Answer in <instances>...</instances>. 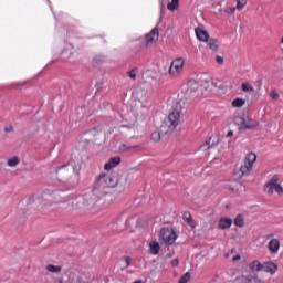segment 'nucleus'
<instances>
[{"label": "nucleus", "instance_id": "nucleus-8", "mask_svg": "<svg viewBox=\"0 0 283 283\" xmlns=\"http://www.w3.org/2000/svg\"><path fill=\"white\" fill-rule=\"evenodd\" d=\"M182 67H185V59H176L175 61H172L169 67V74H172V76H178V74L182 72Z\"/></svg>", "mask_w": 283, "mask_h": 283}, {"label": "nucleus", "instance_id": "nucleus-15", "mask_svg": "<svg viewBox=\"0 0 283 283\" xmlns=\"http://www.w3.org/2000/svg\"><path fill=\"white\" fill-rule=\"evenodd\" d=\"M190 94H191L192 98H197L198 96H201L202 95V87H200L198 85V83L195 82L190 86Z\"/></svg>", "mask_w": 283, "mask_h": 283}, {"label": "nucleus", "instance_id": "nucleus-36", "mask_svg": "<svg viewBox=\"0 0 283 283\" xmlns=\"http://www.w3.org/2000/svg\"><path fill=\"white\" fill-rule=\"evenodd\" d=\"M178 6L176 4V2L171 1L167 4L168 10H170L171 12H174V10H178Z\"/></svg>", "mask_w": 283, "mask_h": 283}, {"label": "nucleus", "instance_id": "nucleus-45", "mask_svg": "<svg viewBox=\"0 0 283 283\" xmlns=\"http://www.w3.org/2000/svg\"><path fill=\"white\" fill-rule=\"evenodd\" d=\"M218 88H219V90H222V92H227V86H224V85H222V84H220V85L218 86Z\"/></svg>", "mask_w": 283, "mask_h": 283}, {"label": "nucleus", "instance_id": "nucleus-11", "mask_svg": "<svg viewBox=\"0 0 283 283\" xmlns=\"http://www.w3.org/2000/svg\"><path fill=\"white\" fill-rule=\"evenodd\" d=\"M195 32H196L197 39H199L203 43H207L211 39V36H209V32H207V30H203L200 27H197L195 29Z\"/></svg>", "mask_w": 283, "mask_h": 283}, {"label": "nucleus", "instance_id": "nucleus-52", "mask_svg": "<svg viewBox=\"0 0 283 283\" xmlns=\"http://www.w3.org/2000/svg\"><path fill=\"white\" fill-rule=\"evenodd\" d=\"M164 8H165V6H161V12H163Z\"/></svg>", "mask_w": 283, "mask_h": 283}, {"label": "nucleus", "instance_id": "nucleus-6", "mask_svg": "<svg viewBox=\"0 0 283 283\" xmlns=\"http://www.w3.org/2000/svg\"><path fill=\"white\" fill-rule=\"evenodd\" d=\"M180 114H182V104L176 103L174 111L168 115L166 120L175 127H178L180 125Z\"/></svg>", "mask_w": 283, "mask_h": 283}, {"label": "nucleus", "instance_id": "nucleus-30", "mask_svg": "<svg viewBox=\"0 0 283 283\" xmlns=\"http://www.w3.org/2000/svg\"><path fill=\"white\" fill-rule=\"evenodd\" d=\"M277 182H280V177L277 175H274L271 178V180L268 184H265V187H270V189H271V187L279 185Z\"/></svg>", "mask_w": 283, "mask_h": 283}, {"label": "nucleus", "instance_id": "nucleus-7", "mask_svg": "<svg viewBox=\"0 0 283 283\" xmlns=\"http://www.w3.org/2000/svg\"><path fill=\"white\" fill-rule=\"evenodd\" d=\"M239 120V129L240 132L244 129H255V127L260 126V123L255 119H252L250 117H238Z\"/></svg>", "mask_w": 283, "mask_h": 283}, {"label": "nucleus", "instance_id": "nucleus-27", "mask_svg": "<svg viewBox=\"0 0 283 283\" xmlns=\"http://www.w3.org/2000/svg\"><path fill=\"white\" fill-rule=\"evenodd\" d=\"M263 268H264V264L260 263L259 261H253L251 264H250V269L252 271H263Z\"/></svg>", "mask_w": 283, "mask_h": 283}, {"label": "nucleus", "instance_id": "nucleus-38", "mask_svg": "<svg viewBox=\"0 0 283 283\" xmlns=\"http://www.w3.org/2000/svg\"><path fill=\"white\" fill-rule=\"evenodd\" d=\"M127 74L129 78H132L133 81H136V74H138V71L136 69H133Z\"/></svg>", "mask_w": 283, "mask_h": 283}, {"label": "nucleus", "instance_id": "nucleus-33", "mask_svg": "<svg viewBox=\"0 0 283 283\" xmlns=\"http://www.w3.org/2000/svg\"><path fill=\"white\" fill-rule=\"evenodd\" d=\"M191 280V273L186 272L179 280L178 283H187Z\"/></svg>", "mask_w": 283, "mask_h": 283}, {"label": "nucleus", "instance_id": "nucleus-43", "mask_svg": "<svg viewBox=\"0 0 283 283\" xmlns=\"http://www.w3.org/2000/svg\"><path fill=\"white\" fill-rule=\"evenodd\" d=\"M178 264H180V261H179L178 259H174V260L171 261V265H172V266H178Z\"/></svg>", "mask_w": 283, "mask_h": 283}, {"label": "nucleus", "instance_id": "nucleus-49", "mask_svg": "<svg viewBox=\"0 0 283 283\" xmlns=\"http://www.w3.org/2000/svg\"><path fill=\"white\" fill-rule=\"evenodd\" d=\"M232 136H233V130H229L228 134H227V137L231 138Z\"/></svg>", "mask_w": 283, "mask_h": 283}, {"label": "nucleus", "instance_id": "nucleus-21", "mask_svg": "<svg viewBox=\"0 0 283 283\" xmlns=\"http://www.w3.org/2000/svg\"><path fill=\"white\" fill-rule=\"evenodd\" d=\"M96 136H98V130L93 128L86 133V142L87 143H96Z\"/></svg>", "mask_w": 283, "mask_h": 283}, {"label": "nucleus", "instance_id": "nucleus-39", "mask_svg": "<svg viewBox=\"0 0 283 283\" xmlns=\"http://www.w3.org/2000/svg\"><path fill=\"white\" fill-rule=\"evenodd\" d=\"M216 61H217L218 65H224V57L217 55Z\"/></svg>", "mask_w": 283, "mask_h": 283}, {"label": "nucleus", "instance_id": "nucleus-48", "mask_svg": "<svg viewBox=\"0 0 283 283\" xmlns=\"http://www.w3.org/2000/svg\"><path fill=\"white\" fill-rule=\"evenodd\" d=\"M24 85H25V82H22V83H18V84L15 85V87H17V88L23 87Z\"/></svg>", "mask_w": 283, "mask_h": 283}, {"label": "nucleus", "instance_id": "nucleus-54", "mask_svg": "<svg viewBox=\"0 0 283 283\" xmlns=\"http://www.w3.org/2000/svg\"><path fill=\"white\" fill-rule=\"evenodd\" d=\"M282 43H283V36H282Z\"/></svg>", "mask_w": 283, "mask_h": 283}, {"label": "nucleus", "instance_id": "nucleus-53", "mask_svg": "<svg viewBox=\"0 0 283 283\" xmlns=\"http://www.w3.org/2000/svg\"><path fill=\"white\" fill-rule=\"evenodd\" d=\"M168 258H171V254H168Z\"/></svg>", "mask_w": 283, "mask_h": 283}, {"label": "nucleus", "instance_id": "nucleus-51", "mask_svg": "<svg viewBox=\"0 0 283 283\" xmlns=\"http://www.w3.org/2000/svg\"><path fill=\"white\" fill-rule=\"evenodd\" d=\"M172 1V3H176L177 6H179V3H180V0H171Z\"/></svg>", "mask_w": 283, "mask_h": 283}, {"label": "nucleus", "instance_id": "nucleus-26", "mask_svg": "<svg viewBox=\"0 0 283 283\" xmlns=\"http://www.w3.org/2000/svg\"><path fill=\"white\" fill-rule=\"evenodd\" d=\"M247 103V101H244L243 98L237 97L235 99L232 101V107H244V104Z\"/></svg>", "mask_w": 283, "mask_h": 283}, {"label": "nucleus", "instance_id": "nucleus-35", "mask_svg": "<svg viewBox=\"0 0 283 283\" xmlns=\"http://www.w3.org/2000/svg\"><path fill=\"white\" fill-rule=\"evenodd\" d=\"M244 6H247V0H237V9L238 10H243Z\"/></svg>", "mask_w": 283, "mask_h": 283}, {"label": "nucleus", "instance_id": "nucleus-18", "mask_svg": "<svg viewBox=\"0 0 283 283\" xmlns=\"http://www.w3.org/2000/svg\"><path fill=\"white\" fill-rule=\"evenodd\" d=\"M238 283H262V280L258 277H252L251 275H242L241 277L238 279Z\"/></svg>", "mask_w": 283, "mask_h": 283}, {"label": "nucleus", "instance_id": "nucleus-1", "mask_svg": "<svg viewBox=\"0 0 283 283\" xmlns=\"http://www.w3.org/2000/svg\"><path fill=\"white\" fill-rule=\"evenodd\" d=\"M104 203L105 196L101 195L94 186L92 193L76 197L72 200L71 206L74 211H81L82 213H98Z\"/></svg>", "mask_w": 283, "mask_h": 283}, {"label": "nucleus", "instance_id": "nucleus-25", "mask_svg": "<svg viewBox=\"0 0 283 283\" xmlns=\"http://www.w3.org/2000/svg\"><path fill=\"white\" fill-rule=\"evenodd\" d=\"M184 220L189 227H196L193 218H191V212H184Z\"/></svg>", "mask_w": 283, "mask_h": 283}, {"label": "nucleus", "instance_id": "nucleus-14", "mask_svg": "<svg viewBox=\"0 0 283 283\" xmlns=\"http://www.w3.org/2000/svg\"><path fill=\"white\" fill-rule=\"evenodd\" d=\"M154 41H158V28L153 29L151 32L146 35L147 45H151Z\"/></svg>", "mask_w": 283, "mask_h": 283}, {"label": "nucleus", "instance_id": "nucleus-20", "mask_svg": "<svg viewBox=\"0 0 283 283\" xmlns=\"http://www.w3.org/2000/svg\"><path fill=\"white\" fill-rule=\"evenodd\" d=\"M218 137H210L206 145L200 146L201 151H207L210 147L218 145Z\"/></svg>", "mask_w": 283, "mask_h": 283}, {"label": "nucleus", "instance_id": "nucleus-46", "mask_svg": "<svg viewBox=\"0 0 283 283\" xmlns=\"http://www.w3.org/2000/svg\"><path fill=\"white\" fill-rule=\"evenodd\" d=\"M4 132H6V134H10V132H12V126L4 128Z\"/></svg>", "mask_w": 283, "mask_h": 283}, {"label": "nucleus", "instance_id": "nucleus-50", "mask_svg": "<svg viewBox=\"0 0 283 283\" xmlns=\"http://www.w3.org/2000/svg\"><path fill=\"white\" fill-rule=\"evenodd\" d=\"M75 283H83V277L82 276H78L75 281Z\"/></svg>", "mask_w": 283, "mask_h": 283}, {"label": "nucleus", "instance_id": "nucleus-42", "mask_svg": "<svg viewBox=\"0 0 283 283\" xmlns=\"http://www.w3.org/2000/svg\"><path fill=\"white\" fill-rule=\"evenodd\" d=\"M103 61H105V57H103V56H96V57L94 59V62H95V63H103Z\"/></svg>", "mask_w": 283, "mask_h": 283}, {"label": "nucleus", "instance_id": "nucleus-12", "mask_svg": "<svg viewBox=\"0 0 283 283\" xmlns=\"http://www.w3.org/2000/svg\"><path fill=\"white\" fill-rule=\"evenodd\" d=\"M264 191L269 193V196H273L274 191H276L279 196H282L283 187L280 184H275L274 186H264Z\"/></svg>", "mask_w": 283, "mask_h": 283}, {"label": "nucleus", "instance_id": "nucleus-28", "mask_svg": "<svg viewBox=\"0 0 283 283\" xmlns=\"http://www.w3.org/2000/svg\"><path fill=\"white\" fill-rule=\"evenodd\" d=\"M234 226L242 229L244 227V217L242 214H238L234 219Z\"/></svg>", "mask_w": 283, "mask_h": 283}, {"label": "nucleus", "instance_id": "nucleus-31", "mask_svg": "<svg viewBox=\"0 0 283 283\" xmlns=\"http://www.w3.org/2000/svg\"><path fill=\"white\" fill-rule=\"evenodd\" d=\"M19 163H20L19 157H12L7 160L8 167H17V165H19Z\"/></svg>", "mask_w": 283, "mask_h": 283}, {"label": "nucleus", "instance_id": "nucleus-9", "mask_svg": "<svg viewBox=\"0 0 283 283\" xmlns=\"http://www.w3.org/2000/svg\"><path fill=\"white\" fill-rule=\"evenodd\" d=\"M74 171V166H62L57 168V179L59 180H67L70 176H72V172Z\"/></svg>", "mask_w": 283, "mask_h": 283}, {"label": "nucleus", "instance_id": "nucleus-10", "mask_svg": "<svg viewBox=\"0 0 283 283\" xmlns=\"http://www.w3.org/2000/svg\"><path fill=\"white\" fill-rule=\"evenodd\" d=\"M160 134H163V136H167L169 134H174V132H176V126L174 124H170L167 119H165L160 127H159Z\"/></svg>", "mask_w": 283, "mask_h": 283}, {"label": "nucleus", "instance_id": "nucleus-41", "mask_svg": "<svg viewBox=\"0 0 283 283\" xmlns=\"http://www.w3.org/2000/svg\"><path fill=\"white\" fill-rule=\"evenodd\" d=\"M235 10H238L235 7L232 8H228L226 9L227 14H233V12H235Z\"/></svg>", "mask_w": 283, "mask_h": 283}, {"label": "nucleus", "instance_id": "nucleus-23", "mask_svg": "<svg viewBox=\"0 0 283 283\" xmlns=\"http://www.w3.org/2000/svg\"><path fill=\"white\" fill-rule=\"evenodd\" d=\"M149 249H150L151 255H158V253H160V244L156 241H151L149 243Z\"/></svg>", "mask_w": 283, "mask_h": 283}, {"label": "nucleus", "instance_id": "nucleus-13", "mask_svg": "<svg viewBox=\"0 0 283 283\" xmlns=\"http://www.w3.org/2000/svg\"><path fill=\"white\" fill-rule=\"evenodd\" d=\"M118 165H120V157H114L105 164L104 169L109 171L111 169H114V167H118Z\"/></svg>", "mask_w": 283, "mask_h": 283}, {"label": "nucleus", "instance_id": "nucleus-19", "mask_svg": "<svg viewBox=\"0 0 283 283\" xmlns=\"http://www.w3.org/2000/svg\"><path fill=\"white\" fill-rule=\"evenodd\" d=\"M263 271L265 273H275V271H277V265L273 262H265L263 263Z\"/></svg>", "mask_w": 283, "mask_h": 283}, {"label": "nucleus", "instance_id": "nucleus-44", "mask_svg": "<svg viewBox=\"0 0 283 283\" xmlns=\"http://www.w3.org/2000/svg\"><path fill=\"white\" fill-rule=\"evenodd\" d=\"M125 262H126V269H127V266H129V264H132V258L127 256L125 259Z\"/></svg>", "mask_w": 283, "mask_h": 283}, {"label": "nucleus", "instance_id": "nucleus-24", "mask_svg": "<svg viewBox=\"0 0 283 283\" xmlns=\"http://www.w3.org/2000/svg\"><path fill=\"white\" fill-rule=\"evenodd\" d=\"M45 269L49 273H61L62 271V268L60 265L54 264H48Z\"/></svg>", "mask_w": 283, "mask_h": 283}, {"label": "nucleus", "instance_id": "nucleus-32", "mask_svg": "<svg viewBox=\"0 0 283 283\" xmlns=\"http://www.w3.org/2000/svg\"><path fill=\"white\" fill-rule=\"evenodd\" d=\"M132 149H138V145L135 146H127L125 144H122L119 146V151H132Z\"/></svg>", "mask_w": 283, "mask_h": 283}, {"label": "nucleus", "instance_id": "nucleus-5", "mask_svg": "<svg viewBox=\"0 0 283 283\" xmlns=\"http://www.w3.org/2000/svg\"><path fill=\"white\" fill-rule=\"evenodd\" d=\"M160 239L165 244L171 245L178 240V234L174 231V228H163L160 230Z\"/></svg>", "mask_w": 283, "mask_h": 283}, {"label": "nucleus", "instance_id": "nucleus-29", "mask_svg": "<svg viewBox=\"0 0 283 283\" xmlns=\"http://www.w3.org/2000/svg\"><path fill=\"white\" fill-rule=\"evenodd\" d=\"M163 136H165V135H163V133H160V129H159V130H156V132H154V133L151 134V140H153L154 143H159V140H160V138H163Z\"/></svg>", "mask_w": 283, "mask_h": 283}, {"label": "nucleus", "instance_id": "nucleus-2", "mask_svg": "<svg viewBox=\"0 0 283 283\" xmlns=\"http://www.w3.org/2000/svg\"><path fill=\"white\" fill-rule=\"evenodd\" d=\"M67 198V192L63 190H45L42 193H33L29 197L27 205H36L42 207H48V205H53V202H63Z\"/></svg>", "mask_w": 283, "mask_h": 283}, {"label": "nucleus", "instance_id": "nucleus-37", "mask_svg": "<svg viewBox=\"0 0 283 283\" xmlns=\"http://www.w3.org/2000/svg\"><path fill=\"white\" fill-rule=\"evenodd\" d=\"M178 6L176 4V2L171 1L167 4L168 10H170L171 12H174V10H178Z\"/></svg>", "mask_w": 283, "mask_h": 283}, {"label": "nucleus", "instance_id": "nucleus-3", "mask_svg": "<svg viewBox=\"0 0 283 283\" xmlns=\"http://www.w3.org/2000/svg\"><path fill=\"white\" fill-rule=\"evenodd\" d=\"M125 187L127 185V179L123 181V176L118 172H112L111 175L102 174L96 179L94 187L101 192V195H106L107 191L105 189L112 187Z\"/></svg>", "mask_w": 283, "mask_h": 283}, {"label": "nucleus", "instance_id": "nucleus-40", "mask_svg": "<svg viewBox=\"0 0 283 283\" xmlns=\"http://www.w3.org/2000/svg\"><path fill=\"white\" fill-rule=\"evenodd\" d=\"M270 96L271 98H273V101H277V98H280V93L272 91Z\"/></svg>", "mask_w": 283, "mask_h": 283}, {"label": "nucleus", "instance_id": "nucleus-47", "mask_svg": "<svg viewBox=\"0 0 283 283\" xmlns=\"http://www.w3.org/2000/svg\"><path fill=\"white\" fill-rule=\"evenodd\" d=\"M241 258H242V256H240V255L238 254V255L233 256L232 260H233V262H238V260H241Z\"/></svg>", "mask_w": 283, "mask_h": 283}, {"label": "nucleus", "instance_id": "nucleus-34", "mask_svg": "<svg viewBox=\"0 0 283 283\" xmlns=\"http://www.w3.org/2000/svg\"><path fill=\"white\" fill-rule=\"evenodd\" d=\"M242 92H253V86H251L249 83H243L241 85Z\"/></svg>", "mask_w": 283, "mask_h": 283}, {"label": "nucleus", "instance_id": "nucleus-4", "mask_svg": "<svg viewBox=\"0 0 283 283\" xmlns=\"http://www.w3.org/2000/svg\"><path fill=\"white\" fill-rule=\"evenodd\" d=\"M255 160H258V156L253 153H250L244 159V165H242L239 170L234 172V180H242L244 176H249V174H251L253 170Z\"/></svg>", "mask_w": 283, "mask_h": 283}, {"label": "nucleus", "instance_id": "nucleus-22", "mask_svg": "<svg viewBox=\"0 0 283 283\" xmlns=\"http://www.w3.org/2000/svg\"><path fill=\"white\" fill-rule=\"evenodd\" d=\"M231 224H233V220L231 218L220 219L219 220V229H231Z\"/></svg>", "mask_w": 283, "mask_h": 283}, {"label": "nucleus", "instance_id": "nucleus-17", "mask_svg": "<svg viewBox=\"0 0 283 283\" xmlns=\"http://www.w3.org/2000/svg\"><path fill=\"white\" fill-rule=\"evenodd\" d=\"M268 249L271 253H277V251H280V240L272 239L269 242Z\"/></svg>", "mask_w": 283, "mask_h": 283}, {"label": "nucleus", "instance_id": "nucleus-16", "mask_svg": "<svg viewBox=\"0 0 283 283\" xmlns=\"http://www.w3.org/2000/svg\"><path fill=\"white\" fill-rule=\"evenodd\" d=\"M206 43H208V48L212 50V52H218L220 49V42L216 38H210Z\"/></svg>", "mask_w": 283, "mask_h": 283}]
</instances>
